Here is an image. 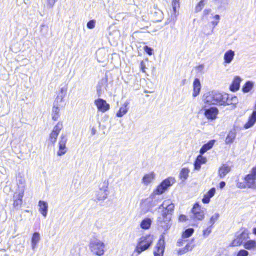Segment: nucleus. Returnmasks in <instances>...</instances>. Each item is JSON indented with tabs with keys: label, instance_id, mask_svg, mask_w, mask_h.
<instances>
[{
	"label": "nucleus",
	"instance_id": "f257e3e1",
	"mask_svg": "<svg viewBox=\"0 0 256 256\" xmlns=\"http://www.w3.org/2000/svg\"><path fill=\"white\" fill-rule=\"evenodd\" d=\"M228 98L226 94H222L218 92H211L204 96V102L208 105L224 106V102L228 100Z\"/></svg>",
	"mask_w": 256,
	"mask_h": 256
},
{
	"label": "nucleus",
	"instance_id": "f03ea898",
	"mask_svg": "<svg viewBox=\"0 0 256 256\" xmlns=\"http://www.w3.org/2000/svg\"><path fill=\"white\" fill-rule=\"evenodd\" d=\"M153 241V236L150 234L142 236L138 239L135 251L138 254H140L150 248Z\"/></svg>",
	"mask_w": 256,
	"mask_h": 256
},
{
	"label": "nucleus",
	"instance_id": "7ed1b4c3",
	"mask_svg": "<svg viewBox=\"0 0 256 256\" xmlns=\"http://www.w3.org/2000/svg\"><path fill=\"white\" fill-rule=\"evenodd\" d=\"M194 230L193 228H190L182 232V239L179 240L178 244L179 246H185L182 248H180L178 250V254H184L188 252L189 250H192V248H190V245L188 242L186 238L191 236L194 234Z\"/></svg>",
	"mask_w": 256,
	"mask_h": 256
},
{
	"label": "nucleus",
	"instance_id": "20e7f679",
	"mask_svg": "<svg viewBox=\"0 0 256 256\" xmlns=\"http://www.w3.org/2000/svg\"><path fill=\"white\" fill-rule=\"evenodd\" d=\"M172 216L169 214L166 215V212L162 213V214L158 218L157 225L160 230L166 234V232L169 230L172 226L171 222Z\"/></svg>",
	"mask_w": 256,
	"mask_h": 256
},
{
	"label": "nucleus",
	"instance_id": "39448f33",
	"mask_svg": "<svg viewBox=\"0 0 256 256\" xmlns=\"http://www.w3.org/2000/svg\"><path fill=\"white\" fill-rule=\"evenodd\" d=\"M244 183L238 182L237 184V186L240 188H254L256 185V165L252 168L250 173L244 178Z\"/></svg>",
	"mask_w": 256,
	"mask_h": 256
},
{
	"label": "nucleus",
	"instance_id": "423d86ee",
	"mask_svg": "<svg viewBox=\"0 0 256 256\" xmlns=\"http://www.w3.org/2000/svg\"><path fill=\"white\" fill-rule=\"evenodd\" d=\"M90 248L94 254L102 256L104 254L105 244L98 239H94L90 242Z\"/></svg>",
	"mask_w": 256,
	"mask_h": 256
},
{
	"label": "nucleus",
	"instance_id": "0eeeda50",
	"mask_svg": "<svg viewBox=\"0 0 256 256\" xmlns=\"http://www.w3.org/2000/svg\"><path fill=\"white\" fill-rule=\"evenodd\" d=\"M175 183V180L172 178H168L164 180L154 191L156 194L162 195L172 185Z\"/></svg>",
	"mask_w": 256,
	"mask_h": 256
},
{
	"label": "nucleus",
	"instance_id": "6e6552de",
	"mask_svg": "<svg viewBox=\"0 0 256 256\" xmlns=\"http://www.w3.org/2000/svg\"><path fill=\"white\" fill-rule=\"evenodd\" d=\"M192 218L196 220H202L205 216V213L201 206L198 204H196L192 210Z\"/></svg>",
	"mask_w": 256,
	"mask_h": 256
},
{
	"label": "nucleus",
	"instance_id": "1a4fd4ad",
	"mask_svg": "<svg viewBox=\"0 0 256 256\" xmlns=\"http://www.w3.org/2000/svg\"><path fill=\"white\" fill-rule=\"evenodd\" d=\"M24 189L22 188L19 192H15L14 196V207L18 210L22 204V199L24 196Z\"/></svg>",
	"mask_w": 256,
	"mask_h": 256
},
{
	"label": "nucleus",
	"instance_id": "9d476101",
	"mask_svg": "<svg viewBox=\"0 0 256 256\" xmlns=\"http://www.w3.org/2000/svg\"><path fill=\"white\" fill-rule=\"evenodd\" d=\"M162 200V196L160 194H155V192H154L148 200L149 208L158 206Z\"/></svg>",
	"mask_w": 256,
	"mask_h": 256
},
{
	"label": "nucleus",
	"instance_id": "9b49d317",
	"mask_svg": "<svg viewBox=\"0 0 256 256\" xmlns=\"http://www.w3.org/2000/svg\"><path fill=\"white\" fill-rule=\"evenodd\" d=\"M68 139L65 134H62L60 136V140L59 142V150L58 152V156H62L67 152L66 144Z\"/></svg>",
	"mask_w": 256,
	"mask_h": 256
},
{
	"label": "nucleus",
	"instance_id": "f8f14e48",
	"mask_svg": "<svg viewBox=\"0 0 256 256\" xmlns=\"http://www.w3.org/2000/svg\"><path fill=\"white\" fill-rule=\"evenodd\" d=\"M164 244V236H162L154 252V256H164L165 249Z\"/></svg>",
	"mask_w": 256,
	"mask_h": 256
},
{
	"label": "nucleus",
	"instance_id": "ddd939ff",
	"mask_svg": "<svg viewBox=\"0 0 256 256\" xmlns=\"http://www.w3.org/2000/svg\"><path fill=\"white\" fill-rule=\"evenodd\" d=\"M95 104L96 106L99 111L105 112L110 108V105L107 104L106 102L101 98L95 100Z\"/></svg>",
	"mask_w": 256,
	"mask_h": 256
},
{
	"label": "nucleus",
	"instance_id": "4468645a",
	"mask_svg": "<svg viewBox=\"0 0 256 256\" xmlns=\"http://www.w3.org/2000/svg\"><path fill=\"white\" fill-rule=\"evenodd\" d=\"M162 207L164 209L162 213L166 212V215H170L172 216V212L174 211V205L171 204L170 201H166L160 205V208Z\"/></svg>",
	"mask_w": 256,
	"mask_h": 256
},
{
	"label": "nucleus",
	"instance_id": "2eb2a0df",
	"mask_svg": "<svg viewBox=\"0 0 256 256\" xmlns=\"http://www.w3.org/2000/svg\"><path fill=\"white\" fill-rule=\"evenodd\" d=\"M218 114V110L216 108H210L205 110L204 115L208 120H216Z\"/></svg>",
	"mask_w": 256,
	"mask_h": 256
},
{
	"label": "nucleus",
	"instance_id": "dca6fc26",
	"mask_svg": "<svg viewBox=\"0 0 256 256\" xmlns=\"http://www.w3.org/2000/svg\"><path fill=\"white\" fill-rule=\"evenodd\" d=\"M235 55V52L232 50L226 51L224 56V64L226 66L230 64L234 60Z\"/></svg>",
	"mask_w": 256,
	"mask_h": 256
},
{
	"label": "nucleus",
	"instance_id": "f3484780",
	"mask_svg": "<svg viewBox=\"0 0 256 256\" xmlns=\"http://www.w3.org/2000/svg\"><path fill=\"white\" fill-rule=\"evenodd\" d=\"M242 82V79L238 76L234 78L232 84L230 86V90L232 92H235L238 91L240 88V84Z\"/></svg>",
	"mask_w": 256,
	"mask_h": 256
},
{
	"label": "nucleus",
	"instance_id": "a211bd4d",
	"mask_svg": "<svg viewBox=\"0 0 256 256\" xmlns=\"http://www.w3.org/2000/svg\"><path fill=\"white\" fill-rule=\"evenodd\" d=\"M212 17L210 18V20H212L210 22V25L212 26V28L208 34V35H210L213 34L214 28L218 24L220 20V16L219 15L212 14Z\"/></svg>",
	"mask_w": 256,
	"mask_h": 256
},
{
	"label": "nucleus",
	"instance_id": "6ab92c4d",
	"mask_svg": "<svg viewBox=\"0 0 256 256\" xmlns=\"http://www.w3.org/2000/svg\"><path fill=\"white\" fill-rule=\"evenodd\" d=\"M108 79L103 78L102 80L100 82L96 87L97 94L99 97L101 96L102 94L104 92V90L102 87L104 86L105 89L107 90L106 86H108Z\"/></svg>",
	"mask_w": 256,
	"mask_h": 256
},
{
	"label": "nucleus",
	"instance_id": "aec40b11",
	"mask_svg": "<svg viewBox=\"0 0 256 256\" xmlns=\"http://www.w3.org/2000/svg\"><path fill=\"white\" fill-rule=\"evenodd\" d=\"M216 192V190L215 188H212L206 194H204V198L202 200V202L205 204H209L210 198L214 196Z\"/></svg>",
	"mask_w": 256,
	"mask_h": 256
},
{
	"label": "nucleus",
	"instance_id": "412c9836",
	"mask_svg": "<svg viewBox=\"0 0 256 256\" xmlns=\"http://www.w3.org/2000/svg\"><path fill=\"white\" fill-rule=\"evenodd\" d=\"M194 92L193 96L194 97L197 96L200 93L202 85L200 80L198 78H196L193 84Z\"/></svg>",
	"mask_w": 256,
	"mask_h": 256
},
{
	"label": "nucleus",
	"instance_id": "4be33fe9",
	"mask_svg": "<svg viewBox=\"0 0 256 256\" xmlns=\"http://www.w3.org/2000/svg\"><path fill=\"white\" fill-rule=\"evenodd\" d=\"M256 122V110L253 112L252 116L249 118L248 121L244 124V128L248 129L252 127Z\"/></svg>",
	"mask_w": 256,
	"mask_h": 256
},
{
	"label": "nucleus",
	"instance_id": "5701e85b",
	"mask_svg": "<svg viewBox=\"0 0 256 256\" xmlns=\"http://www.w3.org/2000/svg\"><path fill=\"white\" fill-rule=\"evenodd\" d=\"M38 206H40V212L45 218L47 216L48 212V204L44 201L40 200Z\"/></svg>",
	"mask_w": 256,
	"mask_h": 256
},
{
	"label": "nucleus",
	"instance_id": "b1692460",
	"mask_svg": "<svg viewBox=\"0 0 256 256\" xmlns=\"http://www.w3.org/2000/svg\"><path fill=\"white\" fill-rule=\"evenodd\" d=\"M230 170L231 168L228 166L226 164L222 165V166H220V168L219 169V176L221 178H224L226 176V175L230 172Z\"/></svg>",
	"mask_w": 256,
	"mask_h": 256
},
{
	"label": "nucleus",
	"instance_id": "393cba45",
	"mask_svg": "<svg viewBox=\"0 0 256 256\" xmlns=\"http://www.w3.org/2000/svg\"><path fill=\"white\" fill-rule=\"evenodd\" d=\"M190 170L188 168H183L180 172L179 178L182 183L188 179L189 176Z\"/></svg>",
	"mask_w": 256,
	"mask_h": 256
},
{
	"label": "nucleus",
	"instance_id": "a878e982",
	"mask_svg": "<svg viewBox=\"0 0 256 256\" xmlns=\"http://www.w3.org/2000/svg\"><path fill=\"white\" fill-rule=\"evenodd\" d=\"M40 240V234L38 232H34L33 234L32 240V247L33 250H34L38 244Z\"/></svg>",
	"mask_w": 256,
	"mask_h": 256
},
{
	"label": "nucleus",
	"instance_id": "bb28decb",
	"mask_svg": "<svg viewBox=\"0 0 256 256\" xmlns=\"http://www.w3.org/2000/svg\"><path fill=\"white\" fill-rule=\"evenodd\" d=\"M244 247L249 250H256V240H251L244 242Z\"/></svg>",
	"mask_w": 256,
	"mask_h": 256
},
{
	"label": "nucleus",
	"instance_id": "cd10ccee",
	"mask_svg": "<svg viewBox=\"0 0 256 256\" xmlns=\"http://www.w3.org/2000/svg\"><path fill=\"white\" fill-rule=\"evenodd\" d=\"M152 220L150 218H146L143 220L140 224V228L144 230H149L152 224Z\"/></svg>",
	"mask_w": 256,
	"mask_h": 256
},
{
	"label": "nucleus",
	"instance_id": "c85d7f7f",
	"mask_svg": "<svg viewBox=\"0 0 256 256\" xmlns=\"http://www.w3.org/2000/svg\"><path fill=\"white\" fill-rule=\"evenodd\" d=\"M215 142L216 141L214 140H210L208 144L204 145L200 150V154H203L208 150L212 149L214 145Z\"/></svg>",
	"mask_w": 256,
	"mask_h": 256
},
{
	"label": "nucleus",
	"instance_id": "c756f323",
	"mask_svg": "<svg viewBox=\"0 0 256 256\" xmlns=\"http://www.w3.org/2000/svg\"><path fill=\"white\" fill-rule=\"evenodd\" d=\"M236 136V132L235 130H231L228 134L226 139V143L230 144L234 142Z\"/></svg>",
	"mask_w": 256,
	"mask_h": 256
},
{
	"label": "nucleus",
	"instance_id": "7c9ffc66",
	"mask_svg": "<svg viewBox=\"0 0 256 256\" xmlns=\"http://www.w3.org/2000/svg\"><path fill=\"white\" fill-rule=\"evenodd\" d=\"M155 174L154 172H151L144 176L142 179V183L145 185L150 184L154 178Z\"/></svg>",
	"mask_w": 256,
	"mask_h": 256
},
{
	"label": "nucleus",
	"instance_id": "2f4dec72",
	"mask_svg": "<svg viewBox=\"0 0 256 256\" xmlns=\"http://www.w3.org/2000/svg\"><path fill=\"white\" fill-rule=\"evenodd\" d=\"M108 192L99 190L96 192V198L98 200H104L107 198Z\"/></svg>",
	"mask_w": 256,
	"mask_h": 256
},
{
	"label": "nucleus",
	"instance_id": "473e14b6",
	"mask_svg": "<svg viewBox=\"0 0 256 256\" xmlns=\"http://www.w3.org/2000/svg\"><path fill=\"white\" fill-rule=\"evenodd\" d=\"M60 107L54 106L52 110V118L54 121L58 120L60 117Z\"/></svg>",
	"mask_w": 256,
	"mask_h": 256
},
{
	"label": "nucleus",
	"instance_id": "72a5a7b5",
	"mask_svg": "<svg viewBox=\"0 0 256 256\" xmlns=\"http://www.w3.org/2000/svg\"><path fill=\"white\" fill-rule=\"evenodd\" d=\"M228 96V100L225 102H224V106L226 105H231V104H236L238 103V98L236 96H230L227 94Z\"/></svg>",
	"mask_w": 256,
	"mask_h": 256
},
{
	"label": "nucleus",
	"instance_id": "f704fd0d",
	"mask_svg": "<svg viewBox=\"0 0 256 256\" xmlns=\"http://www.w3.org/2000/svg\"><path fill=\"white\" fill-rule=\"evenodd\" d=\"M128 103L126 102L124 104V106L120 108V110L116 114V116L118 117H120V118L122 117L124 115H125L127 113V112L128 111Z\"/></svg>",
	"mask_w": 256,
	"mask_h": 256
},
{
	"label": "nucleus",
	"instance_id": "c9c22d12",
	"mask_svg": "<svg viewBox=\"0 0 256 256\" xmlns=\"http://www.w3.org/2000/svg\"><path fill=\"white\" fill-rule=\"evenodd\" d=\"M250 232L248 230H244L241 234H237V237L243 242L249 238Z\"/></svg>",
	"mask_w": 256,
	"mask_h": 256
},
{
	"label": "nucleus",
	"instance_id": "e433bc0d",
	"mask_svg": "<svg viewBox=\"0 0 256 256\" xmlns=\"http://www.w3.org/2000/svg\"><path fill=\"white\" fill-rule=\"evenodd\" d=\"M254 83L252 82H247L244 86H243L242 91L244 93L250 92L254 88Z\"/></svg>",
	"mask_w": 256,
	"mask_h": 256
},
{
	"label": "nucleus",
	"instance_id": "4c0bfd02",
	"mask_svg": "<svg viewBox=\"0 0 256 256\" xmlns=\"http://www.w3.org/2000/svg\"><path fill=\"white\" fill-rule=\"evenodd\" d=\"M109 182L108 180L102 181L99 186V190L108 192Z\"/></svg>",
	"mask_w": 256,
	"mask_h": 256
},
{
	"label": "nucleus",
	"instance_id": "58836bf2",
	"mask_svg": "<svg viewBox=\"0 0 256 256\" xmlns=\"http://www.w3.org/2000/svg\"><path fill=\"white\" fill-rule=\"evenodd\" d=\"M219 216L220 215L218 214H215L212 215L208 223V226H210V227H212L215 222L218 220Z\"/></svg>",
	"mask_w": 256,
	"mask_h": 256
},
{
	"label": "nucleus",
	"instance_id": "ea45409f",
	"mask_svg": "<svg viewBox=\"0 0 256 256\" xmlns=\"http://www.w3.org/2000/svg\"><path fill=\"white\" fill-rule=\"evenodd\" d=\"M206 3V0H202L200 2L195 8V10L196 12H200L204 8Z\"/></svg>",
	"mask_w": 256,
	"mask_h": 256
},
{
	"label": "nucleus",
	"instance_id": "a19ab883",
	"mask_svg": "<svg viewBox=\"0 0 256 256\" xmlns=\"http://www.w3.org/2000/svg\"><path fill=\"white\" fill-rule=\"evenodd\" d=\"M204 18H206L208 20H210V18L212 16V10L210 8L205 9L203 12Z\"/></svg>",
	"mask_w": 256,
	"mask_h": 256
},
{
	"label": "nucleus",
	"instance_id": "79ce46f5",
	"mask_svg": "<svg viewBox=\"0 0 256 256\" xmlns=\"http://www.w3.org/2000/svg\"><path fill=\"white\" fill-rule=\"evenodd\" d=\"M63 128L62 123L61 122H59L54 128L52 132L56 133V134H59L60 131Z\"/></svg>",
	"mask_w": 256,
	"mask_h": 256
},
{
	"label": "nucleus",
	"instance_id": "37998d69",
	"mask_svg": "<svg viewBox=\"0 0 256 256\" xmlns=\"http://www.w3.org/2000/svg\"><path fill=\"white\" fill-rule=\"evenodd\" d=\"M242 244L241 240L238 238L236 236V238L232 240V242L230 244V246H240Z\"/></svg>",
	"mask_w": 256,
	"mask_h": 256
},
{
	"label": "nucleus",
	"instance_id": "c03bdc74",
	"mask_svg": "<svg viewBox=\"0 0 256 256\" xmlns=\"http://www.w3.org/2000/svg\"><path fill=\"white\" fill-rule=\"evenodd\" d=\"M64 98V96H58L54 104V106L60 107L63 102Z\"/></svg>",
	"mask_w": 256,
	"mask_h": 256
},
{
	"label": "nucleus",
	"instance_id": "a18cd8bd",
	"mask_svg": "<svg viewBox=\"0 0 256 256\" xmlns=\"http://www.w3.org/2000/svg\"><path fill=\"white\" fill-rule=\"evenodd\" d=\"M58 135L52 132L50 136V140L52 144H54L56 142Z\"/></svg>",
	"mask_w": 256,
	"mask_h": 256
},
{
	"label": "nucleus",
	"instance_id": "49530a36",
	"mask_svg": "<svg viewBox=\"0 0 256 256\" xmlns=\"http://www.w3.org/2000/svg\"><path fill=\"white\" fill-rule=\"evenodd\" d=\"M58 0H47L46 4L49 8H52Z\"/></svg>",
	"mask_w": 256,
	"mask_h": 256
},
{
	"label": "nucleus",
	"instance_id": "de8ad7c7",
	"mask_svg": "<svg viewBox=\"0 0 256 256\" xmlns=\"http://www.w3.org/2000/svg\"><path fill=\"white\" fill-rule=\"evenodd\" d=\"M202 154L199 156L196 160H198V162H200L202 164H204L207 162V159L206 158L202 156Z\"/></svg>",
	"mask_w": 256,
	"mask_h": 256
},
{
	"label": "nucleus",
	"instance_id": "09e8293b",
	"mask_svg": "<svg viewBox=\"0 0 256 256\" xmlns=\"http://www.w3.org/2000/svg\"><path fill=\"white\" fill-rule=\"evenodd\" d=\"M214 2L216 4L220 6H222L225 5L226 3V0H214Z\"/></svg>",
	"mask_w": 256,
	"mask_h": 256
},
{
	"label": "nucleus",
	"instance_id": "8fccbe9b",
	"mask_svg": "<svg viewBox=\"0 0 256 256\" xmlns=\"http://www.w3.org/2000/svg\"><path fill=\"white\" fill-rule=\"evenodd\" d=\"M249 252L246 250H240L237 254V256H248Z\"/></svg>",
	"mask_w": 256,
	"mask_h": 256
},
{
	"label": "nucleus",
	"instance_id": "3c124183",
	"mask_svg": "<svg viewBox=\"0 0 256 256\" xmlns=\"http://www.w3.org/2000/svg\"><path fill=\"white\" fill-rule=\"evenodd\" d=\"M212 227H210V226L209 228H206V230H204V232H203V233H204V236H208L212 232Z\"/></svg>",
	"mask_w": 256,
	"mask_h": 256
},
{
	"label": "nucleus",
	"instance_id": "603ef678",
	"mask_svg": "<svg viewBox=\"0 0 256 256\" xmlns=\"http://www.w3.org/2000/svg\"><path fill=\"white\" fill-rule=\"evenodd\" d=\"M144 50H145V52L150 56H152V51H153V50L150 48H149L148 46H145L144 47Z\"/></svg>",
	"mask_w": 256,
	"mask_h": 256
},
{
	"label": "nucleus",
	"instance_id": "864d4df0",
	"mask_svg": "<svg viewBox=\"0 0 256 256\" xmlns=\"http://www.w3.org/2000/svg\"><path fill=\"white\" fill-rule=\"evenodd\" d=\"M178 220L180 222H186L188 220V218L186 216L182 214L179 216Z\"/></svg>",
	"mask_w": 256,
	"mask_h": 256
},
{
	"label": "nucleus",
	"instance_id": "5fc2aeb1",
	"mask_svg": "<svg viewBox=\"0 0 256 256\" xmlns=\"http://www.w3.org/2000/svg\"><path fill=\"white\" fill-rule=\"evenodd\" d=\"M95 24L96 22L94 20H90L88 23V28L90 29H92L95 27Z\"/></svg>",
	"mask_w": 256,
	"mask_h": 256
},
{
	"label": "nucleus",
	"instance_id": "6e6d98bb",
	"mask_svg": "<svg viewBox=\"0 0 256 256\" xmlns=\"http://www.w3.org/2000/svg\"><path fill=\"white\" fill-rule=\"evenodd\" d=\"M202 164L200 162H198V160H196L195 162L194 167L196 170H200L201 168Z\"/></svg>",
	"mask_w": 256,
	"mask_h": 256
},
{
	"label": "nucleus",
	"instance_id": "4d7b16f0",
	"mask_svg": "<svg viewBox=\"0 0 256 256\" xmlns=\"http://www.w3.org/2000/svg\"><path fill=\"white\" fill-rule=\"evenodd\" d=\"M140 68H141L142 70L144 72H146L145 69L146 68V64L144 61H142L140 63Z\"/></svg>",
	"mask_w": 256,
	"mask_h": 256
},
{
	"label": "nucleus",
	"instance_id": "13d9d810",
	"mask_svg": "<svg viewBox=\"0 0 256 256\" xmlns=\"http://www.w3.org/2000/svg\"><path fill=\"white\" fill-rule=\"evenodd\" d=\"M172 7H173V10H174V12H176V0H173Z\"/></svg>",
	"mask_w": 256,
	"mask_h": 256
},
{
	"label": "nucleus",
	"instance_id": "bf43d9fd",
	"mask_svg": "<svg viewBox=\"0 0 256 256\" xmlns=\"http://www.w3.org/2000/svg\"><path fill=\"white\" fill-rule=\"evenodd\" d=\"M226 186V183L224 182H222L220 184V188H223Z\"/></svg>",
	"mask_w": 256,
	"mask_h": 256
},
{
	"label": "nucleus",
	"instance_id": "052dcab7",
	"mask_svg": "<svg viewBox=\"0 0 256 256\" xmlns=\"http://www.w3.org/2000/svg\"><path fill=\"white\" fill-rule=\"evenodd\" d=\"M198 69L200 70H202L204 69V66L201 65L198 67Z\"/></svg>",
	"mask_w": 256,
	"mask_h": 256
},
{
	"label": "nucleus",
	"instance_id": "680f3d73",
	"mask_svg": "<svg viewBox=\"0 0 256 256\" xmlns=\"http://www.w3.org/2000/svg\"><path fill=\"white\" fill-rule=\"evenodd\" d=\"M96 130L94 128H92V134L93 136H94L96 134Z\"/></svg>",
	"mask_w": 256,
	"mask_h": 256
},
{
	"label": "nucleus",
	"instance_id": "e2e57ef3",
	"mask_svg": "<svg viewBox=\"0 0 256 256\" xmlns=\"http://www.w3.org/2000/svg\"><path fill=\"white\" fill-rule=\"evenodd\" d=\"M19 182L21 184H23L24 183V180H19Z\"/></svg>",
	"mask_w": 256,
	"mask_h": 256
},
{
	"label": "nucleus",
	"instance_id": "0e129e2a",
	"mask_svg": "<svg viewBox=\"0 0 256 256\" xmlns=\"http://www.w3.org/2000/svg\"><path fill=\"white\" fill-rule=\"evenodd\" d=\"M253 233L254 234H255L256 236V228H254L253 229Z\"/></svg>",
	"mask_w": 256,
	"mask_h": 256
},
{
	"label": "nucleus",
	"instance_id": "69168bd1",
	"mask_svg": "<svg viewBox=\"0 0 256 256\" xmlns=\"http://www.w3.org/2000/svg\"><path fill=\"white\" fill-rule=\"evenodd\" d=\"M64 89L63 88H62L60 90L61 91V92L62 93L64 92Z\"/></svg>",
	"mask_w": 256,
	"mask_h": 256
},
{
	"label": "nucleus",
	"instance_id": "338daca9",
	"mask_svg": "<svg viewBox=\"0 0 256 256\" xmlns=\"http://www.w3.org/2000/svg\"><path fill=\"white\" fill-rule=\"evenodd\" d=\"M254 189H256V185L254 186Z\"/></svg>",
	"mask_w": 256,
	"mask_h": 256
}]
</instances>
